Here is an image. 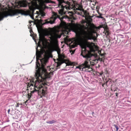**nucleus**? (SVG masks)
Wrapping results in <instances>:
<instances>
[{"instance_id": "f257e3e1", "label": "nucleus", "mask_w": 131, "mask_h": 131, "mask_svg": "<svg viewBox=\"0 0 131 131\" xmlns=\"http://www.w3.org/2000/svg\"><path fill=\"white\" fill-rule=\"evenodd\" d=\"M41 62V66L38 61V59L36 58V72L35 73L36 79L32 78L29 80L28 83V87L30 88V94H28V98L29 99L31 97V94H33L35 91L38 92V94L44 96L46 94L45 91L43 89L40 90L41 88H43V86L46 85L44 83L45 79L43 77L42 74H44L43 76H45V74L46 72V69L45 66L46 64L47 60L45 58H43L40 60Z\"/></svg>"}, {"instance_id": "f03ea898", "label": "nucleus", "mask_w": 131, "mask_h": 131, "mask_svg": "<svg viewBox=\"0 0 131 131\" xmlns=\"http://www.w3.org/2000/svg\"><path fill=\"white\" fill-rule=\"evenodd\" d=\"M84 23L87 25L86 22L83 20L81 22L82 24H77L73 26H70L71 30L78 36L79 39L81 41L91 39L93 34L95 32L94 29L97 28L94 24L90 27L85 26L83 24Z\"/></svg>"}, {"instance_id": "7ed1b4c3", "label": "nucleus", "mask_w": 131, "mask_h": 131, "mask_svg": "<svg viewBox=\"0 0 131 131\" xmlns=\"http://www.w3.org/2000/svg\"><path fill=\"white\" fill-rule=\"evenodd\" d=\"M58 7L60 8L58 10L59 14L61 15L66 14L65 9H73L76 13L80 15L86 14V12L83 9L82 6L77 3H74L72 5L66 4L64 0H57Z\"/></svg>"}, {"instance_id": "20e7f679", "label": "nucleus", "mask_w": 131, "mask_h": 131, "mask_svg": "<svg viewBox=\"0 0 131 131\" xmlns=\"http://www.w3.org/2000/svg\"><path fill=\"white\" fill-rule=\"evenodd\" d=\"M81 55L84 58H86L87 60H85L80 66L77 67V68H79L80 70L82 69V70L85 69V71L89 72L92 71V69L90 68V65H94L95 62L91 61H89L91 59V58L93 56V54H92L89 51L86 49V47H84L82 48Z\"/></svg>"}, {"instance_id": "39448f33", "label": "nucleus", "mask_w": 131, "mask_h": 131, "mask_svg": "<svg viewBox=\"0 0 131 131\" xmlns=\"http://www.w3.org/2000/svg\"><path fill=\"white\" fill-rule=\"evenodd\" d=\"M81 55L84 58H86L87 60H85L80 66L77 67V68H79L80 70L82 69V70L85 69V71L89 72L92 71V69L90 68V65H94L95 62L91 61H89L91 59V58L93 56V54H92L89 51L86 49V47H84L82 48Z\"/></svg>"}, {"instance_id": "423d86ee", "label": "nucleus", "mask_w": 131, "mask_h": 131, "mask_svg": "<svg viewBox=\"0 0 131 131\" xmlns=\"http://www.w3.org/2000/svg\"><path fill=\"white\" fill-rule=\"evenodd\" d=\"M49 38L51 46L53 48H58V41L57 39L60 38L61 36L60 31L58 30H55L49 34Z\"/></svg>"}, {"instance_id": "0eeeda50", "label": "nucleus", "mask_w": 131, "mask_h": 131, "mask_svg": "<svg viewBox=\"0 0 131 131\" xmlns=\"http://www.w3.org/2000/svg\"><path fill=\"white\" fill-rule=\"evenodd\" d=\"M37 0H23L17 2L18 5L20 7H25L28 6L29 9L31 10L35 6H38Z\"/></svg>"}, {"instance_id": "6e6552de", "label": "nucleus", "mask_w": 131, "mask_h": 131, "mask_svg": "<svg viewBox=\"0 0 131 131\" xmlns=\"http://www.w3.org/2000/svg\"><path fill=\"white\" fill-rule=\"evenodd\" d=\"M21 13L19 10H12L9 13L6 12L4 13L1 15H0V21L2 20L4 17H6L9 16H13L18 14Z\"/></svg>"}, {"instance_id": "1a4fd4ad", "label": "nucleus", "mask_w": 131, "mask_h": 131, "mask_svg": "<svg viewBox=\"0 0 131 131\" xmlns=\"http://www.w3.org/2000/svg\"><path fill=\"white\" fill-rule=\"evenodd\" d=\"M57 18V17L56 16H53L50 19L45 20H44L40 19L39 20V22L40 24L42 25L48 23L52 24L55 23V21Z\"/></svg>"}, {"instance_id": "9d476101", "label": "nucleus", "mask_w": 131, "mask_h": 131, "mask_svg": "<svg viewBox=\"0 0 131 131\" xmlns=\"http://www.w3.org/2000/svg\"><path fill=\"white\" fill-rule=\"evenodd\" d=\"M88 47L90 49L91 51L94 52L95 49H97V47L93 43H91L89 44Z\"/></svg>"}, {"instance_id": "9b49d317", "label": "nucleus", "mask_w": 131, "mask_h": 131, "mask_svg": "<svg viewBox=\"0 0 131 131\" xmlns=\"http://www.w3.org/2000/svg\"><path fill=\"white\" fill-rule=\"evenodd\" d=\"M85 12H86V14H83L81 15L83 17H85V18L86 20L88 22H91L92 21V19L91 18V16L88 15V13L86 11H85Z\"/></svg>"}, {"instance_id": "f8f14e48", "label": "nucleus", "mask_w": 131, "mask_h": 131, "mask_svg": "<svg viewBox=\"0 0 131 131\" xmlns=\"http://www.w3.org/2000/svg\"><path fill=\"white\" fill-rule=\"evenodd\" d=\"M29 25H30V27H28V28H29L30 29V31L31 34L32 32H33V31H32V27H31V23L32 22L34 23V24H36V22H35L32 21H29Z\"/></svg>"}, {"instance_id": "ddd939ff", "label": "nucleus", "mask_w": 131, "mask_h": 131, "mask_svg": "<svg viewBox=\"0 0 131 131\" xmlns=\"http://www.w3.org/2000/svg\"><path fill=\"white\" fill-rule=\"evenodd\" d=\"M75 41H74V43H73L72 42H71V43L70 44V47L72 48H74L76 46V44L75 43Z\"/></svg>"}, {"instance_id": "4468645a", "label": "nucleus", "mask_w": 131, "mask_h": 131, "mask_svg": "<svg viewBox=\"0 0 131 131\" xmlns=\"http://www.w3.org/2000/svg\"><path fill=\"white\" fill-rule=\"evenodd\" d=\"M56 122V121L54 120H52L51 121H50L48 122H47L46 123H48L49 124H52L53 123Z\"/></svg>"}, {"instance_id": "2eb2a0df", "label": "nucleus", "mask_w": 131, "mask_h": 131, "mask_svg": "<svg viewBox=\"0 0 131 131\" xmlns=\"http://www.w3.org/2000/svg\"><path fill=\"white\" fill-rule=\"evenodd\" d=\"M104 58L103 57V58H99V61H100L101 62L103 61V62H104Z\"/></svg>"}, {"instance_id": "dca6fc26", "label": "nucleus", "mask_w": 131, "mask_h": 131, "mask_svg": "<svg viewBox=\"0 0 131 131\" xmlns=\"http://www.w3.org/2000/svg\"><path fill=\"white\" fill-rule=\"evenodd\" d=\"M109 34V32L108 31L106 30L105 33V34L106 35H108Z\"/></svg>"}, {"instance_id": "f3484780", "label": "nucleus", "mask_w": 131, "mask_h": 131, "mask_svg": "<svg viewBox=\"0 0 131 131\" xmlns=\"http://www.w3.org/2000/svg\"><path fill=\"white\" fill-rule=\"evenodd\" d=\"M62 62H58L57 63V66H60V65H61V64L62 63Z\"/></svg>"}, {"instance_id": "a211bd4d", "label": "nucleus", "mask_w": 131, "mask_h": 131, "mask_svg": "<svg viewBox=\"0 0 131 131\" xmlns=\"http://www.w3.org/2000/svg\"><path fill=\"white\" fill-rule=\"evenodd\" d=\"M60 57L61 59H63L65 58V56L64 55H61L60 54Z\"/></svg>"}, {"instance_id": "6ab92c4d", "label": "nucleus", "mask_w": 131, "mask_h": 131, "mask_svg": "<svg viewBox=\"0 0 131 131\" xmlns=\"http://www.w3.org/2000/svg\"><path fill=\"white\" fill-rule=\"evenodd\" d=\"M114 126L116 128V131H117L118 130V126L116 125H114Z\"/></svg>"}, {"instance_id": "aec40b11", "label": "nucleus", "mask_w": 131, "mask_h": 131, "mask_svg": "<svg viewBox=\"0 0 131 131\" xmlns=\"http://www.w3.org/2000/svg\"><path fill=\"white\" fill-rule=\"evenodd\" d=\"M101 14H100V15L99 16H97V17L99 18H102L103 17L101 16Z\"/></svg>"}, {"instance_id": "412c9836", "label": "nucleus", "mask_w": 131, "mask_h": 131, "mask_svg": "<svg viewBox=\"0 0 131 131\" xmlns=\"http://www.w3.org/2000/svg\"><path fill=\"white\" fill-rule=\"evenodd\" d=\"M38 2V4H39V1H38V0H37V3ZM37 4H38V6H35L34 7V8L31 10H32V9H33L34 8V7H38V4L37 3Z\"/></svg>"}, {"instance_id": "4be33fe9", "label": "nucleus", "mask_w": 131, "mask_h": 131, "mask_svg": "<svg viewBox=\"0 0 131 131\" xmlns=\"http://www.w3.org/2000/svg\"><path fill=\"white\" fill-rule=\"evenodd\" d=\"M45 14L44 13H42L41 14V16L42 17H43L44 16H45Z\"/></svg>"}, {"instance_id": "5701e85b", "label": "nucleus", "mask_w": 131, "mask_h": 131, "mask_svg": "<svg viewBox=\"0 0 131 131\" xmlns=\"http://www.w3.org/2000/svg\"><path fill=\"white\" fill-rule=\"evenodd\" d=\"M19 103H17V104L16 105V107H19Z\"/></svg>"}, {"instance_id": "b1692460", "label": "nucleus", "mask_w": 131, "mask_h": 131, "mask_svg": "<svg viewBox=\"0 0 131 131\" xmlns=\"http://www.w3.org/2000/svg\"><path fill=\"white\" fill-rule=\"evenodd\" d=\"M101 51L100 50H99L98 51V53L100 55L101 54Z\"/></svg>"}, {"instance_id": "393cba45", "label": "nucleus", "mask_w": 131, "mask_h": 131, "mask_svg": "<svg viewBox=\"0 0 131 131\" xmlns=\"http://www.w3.org/2000/svg\"><path fill=\"white\" fill-rule=\"evenodd\" d=\"M66 64V66H67V65L69 66V65H71V64L70 63H68L67 64Z\"/></svg>"}, {"instance_id": "a878e982", "label": "nucleus", "mask_w": 131, "mask_h": 131, "mask_svg": "<svg viewBox=\"0 0 131 131\" xmlns=\"http://www.w3.org/2000/svg\"><path fill=\"white\" fill-rule=\"evenodd\" d=\"M96 61H97V60H92V61L93 62H95Z\"/></svg>"}, {"instance_id": "bb28decb", "label": "nucleus", "mask_w": 131, "mask_h": 131, "mask_svg": "<svg viewBox=\"0 0 131 131\" xmlns=\"http://www.w3.org/2000/svg\"><path fill=\"white\" fill-rule=\"evenodd\" d=\"M40 40L41 41H43V39L42 38H40Z\"/></svg>"}, {"instance_id": "cd10ccee", "label": "nucleus", "mask_w": 131, "mask_h": 131, "mask_svg": "<svg viewBox=\"0 0 131 131\" xmlns=\"http://www.w3.org/2000/svg\"><path fill=\"white\" fill-rule=\"evenodd\" d=\"M104 54H101L100 55H101V56H104Z\"/></svg>"}, {"instance_id": "c85d7f7f", "label": "nucleus", "mask_w": 131, "mask_h": 131, "mask_svg": "<svg viewBox=\"0 0 131 131\" xmlns=\"http://www.w3.org/2000/svg\"><path fill=\"white\" fill-rule=\"evenodd\" d=\"M28 101V100H27L25 102V103L26 104V103Z\"/></svg>"}, {"instance_id": "c756f323", "label": "nucleus", "mask_w": 131, "mask_h": 131, "mask_svg": "<svg viewBox=\"0 0 131 131\" xmlns=\"http://www.w3.org/2000/svg\"><path fill=\"white\" fill-rule=\"evenodd\" d=\"M10 110L9 109H8V114H9V112H10Z\"/></svg>"}, {"instance_id": "7c9ffc66", "label": "nucleus", "mask_w": 131, "mask_h": 131, "mask_svg": "<svg viewBox=\"0 0 131 131\" xmlns=\"http://www.w3.org/2000/svg\"><path fill=\"white\" fill-rule=\"evenodd\" d=\"M75 41V40H74L73 41H71V42H73V43H74V41Z\"/></svg>"}, {"instance_id": "2f4dec72", "label": "nucleus", "mask_w": 131, "mask_h": 131, "mask_svg": "<svg viewBox=\"0 0 131 131\" xmlns=\"http://www.w3.org/2000/svg\"><path fill=\"white\" fill-rule=\"evenodd\" d=\"M31 18L32 19H33L34 20H35V19L33 17V16L31 17Z\"/></svg>"}, {"instance_id": "473e14b6", "label": "nucleus", "mask_w": 131, "mask_h": 131, "mask_svg": "<svg viewBox=\"0 0 131 131\" xmlns=\"http://www.w3.org/2000/svg\"><path fill=\"white\" fill-rule=\"evenodd\" d=\"M38 16H36V18H38Z\"/></svg>"}, {"instance_id": "72a5a7b5", "label": "nucleus", "mask_w": 131, "mask_h": 131, "mask_svg": "<svg viewBox=\"0 0 131 131\" xmlns=\"http://www.w3.org/2000/svg\"><path fill=\"white\" fill-rule=\"evenodd\" d=\"M116 96H117V95H118V94L117 93H116Z\"/></svg>"}, {"instance_id": "f704fd0d", "label": "nucleus", "mask_w": 131, "mask_h": 131, "mask_svg": "<svg viewBox=\"0 0 131 131\" xmlns=\"http://www.w3.org/2000/svg\"><path fill=\"white\" fill-rule=\"evenodd\" d=\"M37 48H36V54H37Z\"/></svg>"}, {"instance_id": "c9c22d12", "label": "nucleus", "mask_w": 131, "mask_h": 131, "mask_svg": "<svg viewBox=\"0 0 131 131\" xmlns=\"http://www.w3.org/2000/svg\"><path fill=\"white\" fill-rule=\"evenodd\" d=\"M102 74H103V73H101L100 74V75H102Z\"/></svg>"}, {"instance_id": "e433bc0d", "label": "nucleus", "mask_w": 131, "mask_h": 131, "mask_svg": "<svg viewBox=\"0 0 131 131\" xmlns=\"http://www.w3.org/2000/svg\"><path fill=\"white\" fill-rule=\"evenodd\" d=\"M108 82V81H106V83H107Z\"/></svg>"}]
</instances>
